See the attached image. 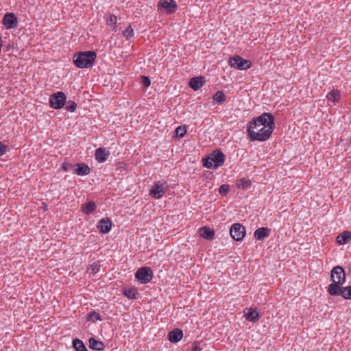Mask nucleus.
I'll return each instance as SVG.
<instances>
[{"label": "nucleus", "instance_id": "f257e3e1", "mask_svg": "<svg viewBox=\"0 0 351 351\" xmlns=\"http://www.w3.org/2000/svg\"><path fill=\"white\" fill-rule=\"evenodd\" d=\"M274 117L269 112H264L261 116L249 123L247 134L251 141H265L274 130Z\"/></svg>", "mask_w": 351, "mask_h": 351}, {"label": "nucleus", "instance_id": "f03ea898", "mask_svg": "<svg viewBox=\"0 0 351 351\" xmlns=\"http://www.w3.org/2000/svg\"><path fill=\"white\" fill-rule=\"evenodd\" d=\"M96 57V53L93 51L78 52L73 56V62L80 69L90 68L93 66Z\"/></svg>", "mask_w": 351, "mask_h": 351}, {"label": "nucleus", "instance_id": "7ed1b4c3", "mask_svg": "<svg viewBox=\"0 0 351 351\" xmlns=\"http://www.w3.org/2000/svg\"><path fill=\"white\" fill-rule=\"evenodd\" d=\"M225 160V156L220 150H215L207 158L203 159L204 167L208 169H215L221 167Z\"/></svg>", "mask_w": 351, "mask_h": 351}, {"label": "nucleus", "instance_id": "20e7f679", "mask_svg": "<svg viewBox=\"0 0 351 351\" xmlns=\"http://www.w3.org/2000/svg\"><path fill=\"white\" fill-rule=\"evenodd\" d=\"M228 64L231 67L239 70H245L252 66L251 61L245 60L239 56L230 57L228 60Z\"/></svg>", "mask_w": 351, "mask_h": 351}, {"label": "nucleus", "instance_id": "39448f33", "mask_svg": "<svg viewBox=\"0 0 351 351\" xmlns=\"http://www.w3.org/2000/svg\"><path fill=\"white\" fill-rule=\"evenodd\" d=\"M66 95L63 92H57L49 97V106L53 109L62 108L66 103Z\"/></svg>", "mask_w": 351, "mask_h": 351}, {"label": "nucleus", "instance_id": "423d86ee", "mask_svg": "<svg viewBox=\"0 0 351 351\" xmlns=\"http://www.w3.org/2000/svg\"><path fill=\"white\" fill-rule=\"evenodd\" d=\"M136 278L143 284L149 282L153 277L152 270L149 267H143L137 270L135 274Z\"/></svg>", "mask_w": 351, "mask_h": 351}, {"label": "nucleus", "instance_id": "0eeeda50", "mask_svg": "<svg viewBox=\"0 0 351 351\" xmlns=\"http://www.w3.org/2000/svg\"><path fill=\"white\" fill-rule=\"evenodd\" d=\"M346 272L341 266L334 267L330 271V280L337 284L343 285L346 282Z\"/></svg>", "mask_w": 351, "mask_h": 351}, {"label": "nucleus", "instance_id": "6e6552de", "mask_svg": "<svg viewBox=\"0 0 351 351\" xmlns=\"http://www.w3.org/2000/svg\"><path fill=\"white\" fill-rule=\"evenodd\" d=\"M168 189V184L165 182H156L152 186L149 194L156 199L162 197Z\"/></svg>", "mask_w": 351, "mask_h": 351}, {"label": "nucleus", "instance_id": "1a4fd4ad", "mask_svg": "<svg viewBox=\"0 0 351 351\" xmlns=\"http://www.w3.org/2000/svg\"><path fill=\"white\" fill-rule=\"evenodd\" d=\"M230 234L233 239L240 241L245 235V228L241 223H235L231 226Z\"/></svg>", "mask_w": 351, "mask_h": 351}, {"label": "nucleus", "instance_id": "9d476101", "mask_svg": "<svg viewBox=\"0 0 351 351\" xmlns=\"http://www.w3.org/2000/svg\"><path fill=\"white\" fill-rule=\"evenodd\" d=\"M3 23L7 29H13L17 26V17L14 13H6L3 16Z\"/></svg>", "mask_w": 351, "mask_h": 351}, {"label": "nucleus", "instance_id": "9b49d317", "mask_svg": "<svg viewBox=\"0 0 351 351\" xmlns=\"http://www.w3.org/2000/svg\"><path fill=\"white\" fill-rule=\"evenodd\" d=\"M159 5L169 14L175 12L177 8L176 3L173 0H160Z\"/></svg>", "mask_w": 351, "mask_h": 351}, {"label": "nucleus", "instance_id": "f8f14e48", "mask_svg": "<svg viewBox=\"0 0 351 351\" xmlns=\"http://www.w3.org/2000/svg\"><path fill=\"white\" fill-rule=\"evenodd\" d=\"M97 228L102 233H108L112 228V221L109 218H102L97 226Z\"/></svg>", "mask_w": 351, "mask_h": 351}, {"label": "nucleus", "instance_id": "ddd939ff", "mask_svg": "<svg viewBox=\"0 0 351 351\" xmlns=\"http://www.w3.org/2000/svg\"><path fill=\"white\" fill-rule=\"evenodd\" d=\"M343 285L337 284L332 282L328 287V292L332 296L341 295L342 292Z\"/></svg>", "mask_w": 351, "mask_h": 351}, {"label": "nucleus", "instance_id": "4468645a", "mask_svg": "<svg viewBox=\"0 0 351 351\" xmlns=\"http://www.w3.org/2000/svg\"><path fill=\"white\" fill-rule=\"evenodd\" d=\"M95 159L99 162H105L110 156V152L105 148L99 147L95 150Z\"/></svg>", "mask_w": 351, "mask_h": 351}, {"label": "nucleus", "instance_id": "2eb2a0df", "mask_svg": "<svg viewBox=\"0 0 351 351\" xmlns=\"http://www.w3.org/2000/svg\"><path fill=\"white\" fill-rule=\"evenodd\" d=\"M183 337V332L179 328H175L168 334V339L171 343H177L180 341Z\"/></svg>", "mask_w": 351, "mask_h": 351}, {"label": "nucleus", "instance_id": "dca6fc26", "mask_svg": "<svg viewBox=\"0 0 351 351\" xmlns=\"http://www.w3.org/2000/svg\"><path fill=\"white\" fill-rule=\"evenodd\" d=\"M205 83V79L204 77H195L190 80L189 86L194 90H197L202 88Z\"/></svg>", "mask_w": 351, "mask_h": 351}, {"label": "nucleus", "instance_id": "f3484780", "mask_svg": "<svg viewBox=\"0 0 351 351\" xmlns=\"http://www.w3.org/2000/svg\"><path fill=\"white\" fill-rule=\"evenodd\" d=\"M245 319L250 322H256L260 318V314L256 308H249L244 311Z\"/></svg>", "mask_w": 351, "mask_h": 351}, {"label": "nucleus", "instance_id": "a211bd4d", "mask_svg": "<svg viewBox=\"0 0 351 351\" xmlns=\"http://www.w3.org/2000/svg\"><path fill=\"white\" fill-rule=\"evenodd\" d=\"M74 173L79 176H86L90 172V167L84 163H78L75 165V168L73 170Z\"/></svg>", "mask_w": 351, "mask_h": 351}, {"label": "nucleus", "instance_id": "6ab92c4d", "mask_svg": "<svg viewBox=\"0 0 351 351\" xmlns=\"http://www.w3.org/2000/svg\"><path fill=\"white\" fill-rule=\"evenodd\" d=\"M199 233L202 237L206 239H213L215 236V231L207 226H203L199 228Z\"/></svg>", "mask_w": 351, "mask_h": 351}, {"label": "nucleus", "instance_id": "aec40b11", "mask_svg": "<svg viewBox=\"0 0 351 351\" xmlns=\"http://www.w3.org/2000/svg\"><path fill=\"white\" fill-rule=\"evenodd\" d=\"M269 230L267 228H260L255 230L254 236L257 240H263L269 235Z\"/></svg>", "mask_w": 351, "mask_h": 351}, {"label": "nucleus", "instance_id": "412c9836", "mask_svg": "<svg viewBox=\"0 0 351 351\" xmlns=\"http://www.w3.org/2000/svg\"><path fill=\"white\" fill-rule=\"evenodd\" d=\"M97 205L94 202H88L82 204L81 209L86 215H90L95 211Z\"/></svg>", "mask_w": 351, "mask_h": 351}, {"label": "nucleus", "instance_id": "4be33fe9", "mask_svg": "<svg viewBox=\"0 0 351 351\" xmlns=\"http://www.w3.org/2000/svg\"><path fill=\"white\" fill-rule=\"evenodd\" d=\"M89 348L90 349L101 351L104 349V344L103 342L95 339L94 337H90L88 340Z\"/></svg>", "mask_w": 351, "mask_h": 351}, {"label": "nucleus", "instance_id": "5701e85b", "mask_svg": "<svg viewBox=\"0 0 351 351\" xmlns=\"http://www.w3.org/2000/svg\"><path fill=\"white\" fill-rule=\"evenodd\" d=\"M350 240H351V232L349 231H344L337 237V242L341 245L348 243Z\"/></svg>", "mask_w": 351, "mask_h": 351}, {"label": "nucleus", "instance_id": "b1692460", "mask_svg": "<svg viewBox=\"0 0 351 351\" xmlns=\"http://www.w3.org/2000/svg\"><path fill=\"white\" fill-rule=\"evenodd\" d=\"M328 101H332L333 102L337 101L341 98L340 92L337 90H332L329 92L326 96Z\"/></svg>", "mask_w": 351, "mask_h": 351}, {"label": "nucleus", "instance_id": "393cba45", "mask_svg": "<svg viewBox=\"0 0 351 351\" xmlns=\"http://www.w3.org/2000/svg\"><path fill=\"white\" fill-rule=\"evenodd\" d=\"M251 184V181L245 178H241L237 181V187L243 190L249 189Z\"/></svg>", "mask_w": 351, "mask_h": 351}, {"label": "nucleus", "instance_id": "a878e982", "mask_svg": "<svg viewBox=\"0 0 351 351\" xmlns=\"http://www.w3.org/2000/svg\"><path fill=\"white\" fill-rule=\"evenodd\" d=\"M73 346L76 351H88L83 341L79 339L73 341Z\"/></svg>", "mask_w": 351, "mask_h": 351}, {"label": "nucleus", "instance_id": "bb28decb", "mask_svg": "<svg viewBox=\"0 0 351 351\" xmlns=\"http://www.w3.org/2000/svg\"><path fill=\"white\" fill-rule=\"evenodd\" d=\"M213 99L218 104H221L226 100V95L223 91L218 90L215 93Z\"/></svg>", "mask_w": 351, "mask_h": 351}, {"label": "nucleus", "instance_id": "cd10ccee", "mask_svg": "<svg viewBox=\"0 0 351 351\" xmlns=\"http://www.w3.org/2000/svg\"><path fill=\"white\" fill-rule=\"evenodd\" d=\"M87 320L89 322H95L98 320H101V317L99 313L96 311H92L87 315Z\"/></svg>", "mask_w": 351, "mask_h": 351}, {"label": "nucleus", "instance_id": "c85d7f7f", "mask_svg": "<svg viewBox=\"0 0 351 351\" xmlns=\"http://www.w3.org/2000/svg\"><path fill=\"white\" fill-rule=\"evenodd\" d=\"M341 295L346 300H351V285L343 287Z\"/></svg>", "mask_w": 351, "mask_h": 351}, {"label": "nucleus", "instance_id": "c756f323", "mask_svg": "<svg viewBox=\"0 0 351 351\" xmlns=\"http://www.w3.org/2000/svg\"><path fill=\"white\" fill-rule=\"evenodd\" d=\"M99 268L100 264L98 261H97L88 265L87 269L88 271H91L92 274H95L99 271Z\"/></svg>", "mask_w": 351, "mask_h": 351}, {"label": "nucleus", "instance_id": "7c9ffc66", "mask_svg": "<svg viewBox=\"0 0 351 351\" xmlns=\"http://www.w3.org/2000/svg\"><path fill=\"white\" fill-rule=\"evenodd\" d=\"M65 109L69 112H74L76 110L77 104L75 101L69 100L65 103Z\"/></svg>", "mask_w": 351, "mask_h": 351}, {"label": "nucleus", "instance_id": "2f4dec72", "mask_svg": "<svg viewBox=\"0 0 351 351\" xmlns=\"http://www.w3.org/2000/svg\"><path fill=\"white\" fill-rule=\"evenodd\" d=\"M137 291L135 289H128L124 291V295L130 299L136 298Z\"/></svg>", "mask_w": 351, "mask_h": 351}, {"label": "nucleus", "instance_id": "473e14b6", "mask_svg": "<svg viewBox=\"0 0 351 351\" xmlns=\"http://www.w3.org/2000/svg\"><path fill=\"white\" fill-rule=\"evenodd\" d=\"M123 35L127 39H129L134 36V31L130 26L124 30Z\"/></svg>", "mask_w": 351, "mask_h": 351}, {"label": "nucleus", "instance_id": "72a5a7b5", "mask_svg": "<svg viewBox=\"0 0 351 351\" xmlns=\"http://www.w3.org/2000/svg\"><path fill=\"white\" fill-rule=\"evenodd\" d=\"M106 23L108 25H114L117 23V16L114 14L110 15L107 19Z\"/></svg>", "mask_w": 351, "mask_h": 351}, {"label": "nucleus", "instance_id": "f704fd0d", "mask_svg": "<svg viewBox=\"0 0 351 351\" xmlns=\"http://www.w3.org/2000/svg\"><path fill=\"white\" fill-rule=\"evenodd\" d=\"M229 191V186L228 184H222L219 189V192L221 194L226 195Z\"/></svg>", "mask_w": 351, "mask_h": 351}, {"label": "nucleus", "instance_id": "c9c22d12", "mask_svg": "<svg viewBox=\"0 0 351 351\" xmlns=\"http://www.w3.org/2000/svg\"><path fill=\"white\" fill-rule=\"evenodd\" d=\"M8 146L0 141V156L4 155L8 151Z\"/></svg>", "mask_w": 351, "mask_h": 351}, {"label": "nucleus", "instance_id": "e433bc0d", "mask_svg": "<svg viewBox=\"0 0 351 351\" xmlns=\"http://www.w3.org/2000/svg\"><path fill=\"white\" fill-rule=\"evenodd\" d=\"M142 83L145 87H148L151 84V80L149 77L143 76L142 77Z\"/></svg>", "mask_w": 351, "mask_h": 351}, {"label": "nucleus", "instance_id": "4c0bfd02", "mask_svg": "<svg viewBox=\"0 0 351 351\" xmlns=\"http://www.w3.org/2000/svg\"><path fill=\"white\" fill-rule=\"evenodd\" d=\"M177 136H180V137H183L186 133V130L184 128H182L181 127H178L176 130Z\"/></svg>", "mask_w": 351, "mask_h": 351}, {"label": "nucleus", "instance_id": "58836bf2", "mask_svg": "<svg viewBox=\"0 0 351 351\" xmlns=\"http://www.w3.org/2000/svg\"><path fill=\"white\" fill-rule=\"evenodd\" d=\"M71 167V165H70V164H69V163H67V162H64V163H63V164H62V168L63 169V170H64V171H69V169H70V167Z\"/></svg>", "mask_w": 351, "mask_h": 351}, {"label": "nucleus", "instance_id": "ea45409f", "mask_svg": "<svg viewBox=\"0 0 351 351\" xmlns=\"http://www.w3.org/2000/svg\"><path fill=\"white\" fill-rule=\"evenodd\" d=\"M202 348L197 345L193 346L191 349L192 351H202Z\"/></svg>", "mask_w": 351, "mask_h": 351}]
</instances>
